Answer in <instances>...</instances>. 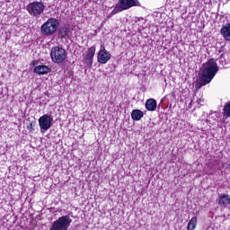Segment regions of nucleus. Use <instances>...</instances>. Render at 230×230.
<instances>
[{
  "label": "nucleus",
  "instance_id": "f257e3e1",
  "mask_svg": "<svg viewBox=\"0 0 230 230\" xmlns=\"http://www.w3.org/2000/svg\"><path fill=\"white\" fill-rule=\"evenodd\" d=\"M219 67L215 58L208 59L206 63L201 66L199 79L196 83V89H202L204 85L211 84V81L217 75Z\"/></svg>",
  "mask_w": 230,
  "mask_h": 230
},
{
  "label": "nucleus",
  "instance_id": "f03ea898",
  "mask_svg": "<svg viewBox=\"0 0 230 230\" xmlns=\"http://www.w3.org/2000/svg\"><path fill=\"white\" fill-rule=\"evenodd\" d=\"M132 6H141V3H139V0H119L111 15H116V13H119L123 10L132 8Z\"/></svg>",
  "mask_w": 230,
  "mask_h": 230
},
{
  "label": "nucleus",
  "instance_id": "7ed1b4c3",
  "mask_svg": "<svg viewBox=\"0 0 230 230\" xmlns=\"http://www.w3.org/2000/svg\"><path fill=\"white\" fill-rule=\"evenodd\" d=\"M50 58L55 64H62L67 58V52L60 46L53 47L50 50Z\"/></svg>",
  "mask_w": 230,
  "mask_h": 230
},
{
  "label": "nucleus",
  "instance_id": "20e7f679",
  "mask_svg": "<svg viewBox=\"0 0 230 230\" xmlns=\"http://www.w3.org/2000/svg\"><path fill=\"white\" fill-rule=\"evenodd\" d=\"M26 10L28 13L31 15V17L39 18L42 13H44V10H46V5L42 2H31L26 6Z\"/></svg>",
  "mask_w": 230,
  "mask_h": 230
},
{
  "label": "nucleus",
  "instance_id": "39448f33",
  "mask_svg": "<svg viewBox=\"0 0 230 230\" xmlns=\"http://www.w3.org/2000/svg\"><path fill=\"white\" fill-rule=\"evenodd\" d=\"M58 30V21L55 18L49 19L44 24L41 25L40 31L42 35L49 37Z\"/></svg>",
  "mask_w": 230,
  "mask_h": 230
},
{
  "label": "nucleus",
  "instance_id": "423d86ee",
  "mask_svg": "<svg viewBox=\"0 0 230 230\" xmlns=\"http://www.w3.org/2000/svg\"><path fill=\"white\" fill-rule=\"evenodd\" d=\"M72 222L73 219L69 216H62L52 223L49 230H67Z\"/></svg>",
  "mask_w": 230,
  "mask_h": 230
},
{
  "label": "nucleus",
  "instance_id": "0eeeda50",
  "mask_svg": "<svg viewBox=\"0 0 230 230\" xmlns=\"http://www.w3.org/2000/svg\"><path fill=\"white\" fill-rule=\"evenodd\" d=\"M40 132H47L51 127H53V116L49 114H44L38 119Z\"/></svg>",
  "mask_w": 230,
  "mask_h": 230
},
{
  "label": "nucleus",
  "instance_id": "6e6552de",
  "mask_svg": "<svg viewBox=\"0 0 230 230\" xmlns=\"http://www.w3.org/2000/svg\"><path fill=\"white\" fill-rule=\"evenodd\" d=\"M99 64H107L111 60V53L105 49V46L102 45L97 55Z\"/></svg>",
  "mask_w": 230,
  "mask_h": 230
},
{
  "label": "nucleus",
  "instance_id": "1a4fd4ad",
  "mask_svg": "<svg viewBox=\"0 0 230 230\" xmlns=\"http://www.w3.org/2000/svg\"><path fill=\"white\" fill-rule=\"evenodd\" d=\"M96 53V47H91L87 49L84 56V62L87 67H93V60H94V54Z\"/></svg>",
  "mask_w": 230,
  "mask_h": 230
},
{
  "label": "nucleus",
  "instance_id": "9d476101",
  "mask_svg": "<svg viewBox=\"0 0 230 230\" xmlns=\"http://www.w3.org/2000/svg\"><path fill=\"white\" fill-rule=\"evenodd\" d=\"M51 71V68L46 65H40L34 67L33 73L36 75H48Z\"/></svg>",
  "mask_w": 230,
  "mask_h": 230
},
{
  "label": "nucleus",
  "instance_id": "9b49d317",
  "mask_svg": "<svg viewBox=\"0 0 230 230\" xmlns=\"http://www.w3.org/2000/svg\"><path fill=\"white\" fill-rule=\"evenodd\" d=\"M220 33L222 37L225 39V40L229 41L230 40V23H226L223 25L220 30Z\"/></svg>",
  "mask_w": 230,
  "mask_h": 230
},
{
  "label": "nucleus",
  "instance_id": "f8f14e48",
  "mask_svg": "<svg viewBox=\"0 0 230 230\" xmlns=\"http://www.w3.org/2000/svg\"><path fill=\"white\" fill-rule=\"evenodd\" d=\"M219 206L222 208H227L228 204H230L229 195L221 194L218 201Z\"/></svg>",
  "mask_w": 230,
  "mask_h": 230
},
{
  "label": "nucleus",
  "instance_id": "ddd939ff",
  "mask_svg": "<svg viewBox=\"0 0 230 230\" xmlns=\"http://www.w3.org/2000/svg\"><path fill=\"white\" fill-rule=\"evenodd\" d=\"M146 109L150 111H155V109H157V101H155V99H148L146 102Z\"/></svg>",
  "mask_w": 230,
  "mask_h": 230
},
{
  "label": "nucleus",
  "instance_id": "4468645a",
  "mask_svg": "<svg viewBox=\"0 0 230 230\" xmlns=\"http://www.w3.org/2000/svg\"><path fill=\"white\" fill-rule=\"evenodd\" d=\"M143 116H145V114L140 110H133L131 112V119H133V121H139Z\"/></svg>",
  "mask_w": 230,
  "mask_h": 230
},
{
  "label": "nucleus",
  "instance_id": "2eb2a0df",
  "mask_svg": "<svg viewBox=\"0 0 230 230\" xmlns=\"http://www.w3.org/2000/svg\"><path fill=\"white\" fill-rule=\"evenodd\" d=\"M197 227V216H194L188 223L187 230H195Z\"/></svg>",
  "mask_w": 230,
  "mask_h": 230
},
{
  "label": "nucleus",
  "instance_id": "dca6fc26",
  "mask_svg": "<svg viewBox=\"0 0 230 230\" xmlns=\"http://www.w3.org/2000/svg\"><path fill=\"white\" fill-rule=\"evenodd\" d=\"M223 111L226 118H230V102L225 104Z\"/></svg>",
  "mask_w": 230,
  "mask_h": 230
},
{
  "label": "nucleus",
  "instance_id": "f3484780",
  "mask_svg": "<svg viewBox=\"0 0 230 230\" xmlns=\"http://www.w3.org/2000/svg\"><path fill=\"white\" fill-rule=\"evenodd\" d=\"M59 33L61 37H67V35H69V28L67 27H62L59 30Z\"/></svg>",
  "mask_w": 230,
  "mask_h": 230
},
{
  "label": "nucleus",
  "instance_id": "a211bd4d",
  "mask_svg": "<svg viewBox=\"0 0 230 230\" xmlns=\"http://www.w3.org/2000/svg\"><path fill=\"white\" fill-rule=\"evenodd\" d=\"M33 127H34L33 122H31L30 125L27 126V130H30V132H33V130H35Z\"/></svg>",
  "mask_w": 230,
  "mask_h": 230
},
{
  "label": "nucleus",
  "instance_id": "6ab92c4d",
  "mask_svg": "<svg viewBox=\"0 0 230 230\" xmlns=\"http://www.w3.org/2000/svg\"><path fill=\"white\" fill-rule=\"evenodd\" d=\"M197 103H198V105H200V107H201L202 103H204V99H202V98L198 99Z\"/></svg>",
  "mask_w": 230,
  "mask_h": 230
},
{
  "label": "nucleus",
  "instance_id": "aec40b11",
  "mask_svg": "<svg viewBox=\"0 0 230 230\" xmlns=\"http://www.w3.org/2000/svg\"><path fill=\"white\" fill-rule=\"evenodd\" d=\"M219 62L220 63H224V62H226V58L224 57V54H222L220 57H219Z\"/></svg>",
  "mask_w": 230,
  "mask_h": 230
},
{
  "label": "nucleus",
  "instance_id": "412c9836",
  "mask_svg": "<svg viewBox=\"0 0 230 230\" xmlns=\"http://www.w3.org/2000/svg\"><path fill=\"white\" fill-rule=\"evenodd\" d=\"M216 118H220V113L215 112Z\"/></svg>",
  "mask_w": 230,
  "mask_h": 230
},
{
  "label": "nucleus",
  "instance_id": "4be33fe9",
  "mask_svg": "<svg viewBox=\"0 0 230 230\" xmlns=\"http://www.w3.org/2000/svg\"><path fill=\"white\" fill-rule=\"evenodd\" d=\"M2 85H3V82L0 81V86H2Z\"/></svg>",
  "mask_w": 230,
  "mask_h": 230
},
{
  "label": "nucleus",
  "instance_id": "5701e85b",
  "mask_svg": "<svg viewBox=\"0 0 230 230\" xmlns=\"http://www.w3.org/2000/svg\"><path fill=\"white\" fill-rule=\"evenodd\" d=\"M32 65L35 66V62H32Z\"/></svg>",
  "mask_w": 230,
  "mask_h": 230
},
{
  "label": "nucleus",
  "instance_id": "b1692460",
  "mask_svg": "<svg viewBox=\"0 0 230 230\" xmlns=\"http://www.w3.org/2000/svg\"><path fill=\"white\" fill-rule=\"evenodd\" d=\"M217 119V121H220V120H218V119Z\"/></svg>",
  "mask_w": 230,
  "mask_h": 230
}]
</instances>
